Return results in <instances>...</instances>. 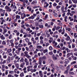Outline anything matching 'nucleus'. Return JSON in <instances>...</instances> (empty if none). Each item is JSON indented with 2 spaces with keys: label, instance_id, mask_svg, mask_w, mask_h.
<instances>
[{
  "label": "nucleus",
  "instance_id": "f257e3e1",
  "mask_svg": "<svg viewBox=\"0 0 77 77\" xmlns=\"http://www.w3.org/2000/svg\"><path fill=\"white\" fill-rule=\"evenodd\" d=\"M14 9H17V6L15 5H14V4L12 3L11 4V6L9 7L6 5L5 7V9H6V11H8V12H11V8Z\"/></svg>",
  "mask_w": 77,
  "mask_h": 77
},
{
  "label": "nucleus",
  "instance_id": "f03ea898",
  "mask_svg": "<svg viewBox=\"0 0 77 77\" xmlns=\"http://www.w3.org/2000/svg\"><path fill=\"white\" fill-rule=\"evenodd\" d=\"M37 48H38L39 50L40 51H43V48H42V46L41 45H37L36 47Z\"/></svg>",
  "mask_w": 77,
  "mask_h": 77
},
{
  "label": "nucleus",
  "instance_id": "7ed1b4c3",
  "mask_svg": "<svg viewBox=\"0 0 77 77\" xmlns=\"http://www.w3.org/2000/svg\"><path fill=\"white\" fill-rule=\"evenodd\" d=\"M41 33H42V34H41V35L40 36V40H43V39H44V37L43 36H44V35H45V33H43L42 31H41Z\"/></svg>",
  "mask_w": 77,
  "mask_h": 77
},
{
  "label": "nucleus",
  "instance_id": "20e7f679",
  "mask_svg": "<svg viewBox=\"0 0 77 77\" xmlns=\"http://www.w3.org/2000/svg\"><path fill=\"white\" fill-rule=\"evenodd\" d=\"M32 68H33V66L31 65V66H28L27 67V71H28V72H29V71H30V70L31 69H32Z\"/></svg>",
  "mask_w": 77,
  "mask_h": 77
},
{
  "label": "nucleus",
  "instance_id": "39448f33",
  "mask_svg": "<svg viewBox=\"0 0 77 77\" xmlns=\"http://www.w3.org/2000/svg\"><path fill=\"white\" fill-rule=\"evenodd\" d=\"M48 39V42L49 43H51V42H52V41H53V38L49 37Z\"/></svg>",
  "mask_w": 77,
  "mask_h": 77
},
{
  "label": "nucleus",
  "instance_id": "423d86ee",
  "mask_svg": "<svg viewBox=\"0 0 77 77\" xmlns=\"http://www.w3.org/2000/svg\"><path fill=\"white\" fill-rule=\"evenodd\" d=\"M44 5H45L44 6L45 8H47L48 6H49V4H48V3L47 2H45Z\"/></svg>",
  "mask_w": 77,
  "mask_h": 77
},
{
  "label": "nucleus",
  "instance_id": "0eeeda50",
  "mask_svg": "<svg viewBox=\"0 0 77 77\" xmlns=\"http://www.w3.org/2000/svg\"><path fill=\"white\" fill-rule=\"evenodd\" d=\"M53 14L55 17H57V16H58L56 12H55V11H53Z\"/></svg>",
  "mask_w": 77,
  "mask_h": 77
},
{
  "label": "nucleus",
  "instance_id": "6e6552de",
  "mask_svg": "<svg viewBox=\"0 0 77 77\" xmlns=\"http://www.w3.org/2000/svg\"><path fill=\"white\" fill-rule=\"evenodd\" d=\"M39 75L41 77H43V75H42V71H39Z\"/></svg>",
  "mask_w": 77,
  "mask_h": 77
},
{
  "label": "nucleus",
  "instance_id": "1a4fd4ad",
  "mask_svg": "<svg viewBox=\"0 0 77 77\" xmlns=\"http://www.w3.org/2000/svg\"><path fill=\"white\" fill-rule=\"evenodd\" d=\"M7 62L8 63H10L11 62V57L8 56Z\"/></svg>",
  "mask_w": 77,
  "mask_h": 77
},
{
  "label": "nucleus",
  "instance_id": "9d476101",
  "mask_svg": "<svg viewBox=\"0 0 77 77\" xmlns=\"http://www.w3.org/2000/svg\"><path fill=\"white\" fill-rule=\"evenodd\" d=\"M43 53H44V54H45V53L48 52V50L47 49L44 50V48H43Z\"/></svg>",
  "mask_w": 77,
  "mask_h": 77
},
{
  "label": "nucleus",
  "instance_id": "9b49d317",
  "mask_svg": "<svg viewBox=\"0 0 77 77\" xmlns=\"http://www.w3.org/2000/svg\"><path fill=\"white\" fill-rule=\"evenodd\" d=\"M37 3V1H33L31 3V4H32L33 5H35Z\"/></svg>",
  "mask_w": 77,
  "mask_h": 77
},
{
  "label": "nucleus",
  "instance_id": "f8f14e48",
  "mask_svg": "<svg viewBox=\"0 0 77 77\" xmlns=\"http://www.w3.org/2000/svg\"><path fill=\"white\" fill-rule=\"evenodd\" d=\"M49 32H50V35H53V31H51V30L49 29L48 30Z\"/></svg>",
  "mask_w": 77,
  "mask_h": 77
},
{
  "label": "nucleus",
  "instance_id": "ddd939ff",
  "mask_svg": "<svg viewBox=\"0 0 77 77\" xmlns=\"http://www.w3.org/2000/svg\"><path fill=\"white\" fill-rule=\"evenodd\" d=\"M24 65H25V63H21L20 65V67H21V68H23Z\"/></svg>",
  "mask_w": 77,
  "mask_h": 77
},
{
  "label": "nucleus",
  "instance_id": "4468645a",
  "mask_svg": "<svg viewBox=\"0 0 77 77\" xmlns=\"http://www.w3.org/2000/svg\"><path fill=\"white\" fill-rule=\"evenodd\" d=\"M60 67L61 69H62V70H64L65 68H64V66H63L60 65Z\"/></svg>",
  "mask_w": 77,
  "mask_h": 77
},
{
  "label": "nucleus",
  "instance_id": "2eb2a0df",
  "mask_svg": "<svg viewBox=\"0 0 77 77\" xmlns=\"http://www.w3.org/2000/svg\"><path fill=\"white\" fill-rule=\"evenodd\" d=\"M20 77H23L24 76V72H21L20 75Z\"/></svg>",
  "mask_w": 77,
  "mask_h": 77
},
{
  "label": "nucleus",
  "instance_id": "dca6fc26",
  "mask_svg": "<svg viewBox=\"0 0 77 77\" xmlns=\"http://www.w3.org/2000/svg\"><path fill=\"white\" fill-rule=\"evenodd\" d=\"M6 32H7V29H4L3 34V35H5V33H6Z\"/></svg>",
  "mask_w": 77,
  "mask_h": 77
},
{
  "label": "nucleus",
  "instance_id": "f3484780",
  "mask_svg": "<svg viewBox=\"0 0 77 77\" xmlns=\"http://www.w3.org/2000/svg\"><path fill=\"white\" fill-rule=\"evenodd\" d=\"M16 19H15V20H17V19H20V16L18 15H16Z\"/></svg>",
  "mask_w": 77,
  "mask_h": 77
},
{
  "label": "nucleus",
  "instance_id": "a211bd4d",
  "mask_svg": "<svg viewBox=\"0 0 77 77\" xmlns=\"http://www.w3.org/2000/svg\"><path fill=\"white\" fill-rule=\"evenodd\" d=\"M71 39V38H70V37L69 36H68L67 37L66 39V41H69Z\"/></svg>",
  "mask_w": 77,
  "mask_h": 77
},
{
  "label": "nucleus",
  "instance_id": "6ab92c4d",
  "mask_svg": "<svg viewBox=\"0 0 77 77\" xmlns=\"http://www.w3.org/2000/svg\"><path fill=\"white\" fill-rule=\"evenodd\" d=\"M15 66L17 68H18L19 66H20V64L18 63H16L15 64Z\"/></svg>",
  "mask_w": 77,
  "mask_h": 77
},
{
  "label": "nucleus",
  "instance_id": "aec40b11",
  "mask_svg": "<svg viewBox=\"0 0 77 77\" xmlns=\"http://www.w3.org/2000/svg\"><path fill=\"white\" fill-rule=\"evenodd\" d=\"M72 57V58H73V60H77V57H74V56L72 55L71 56Z\"/></svg>",
  "mask_w": 77,
  "mask_h": 77
},
{
  "label": "nucleus",
  "instance_id": "412c9836",
  "mask_svg": "<svg viewBox=\"0 0 77 77\" xmlns=\"http://www.w3.org/2000/svg\"><path fill=\"white\" fill-rule=\"evenodd\" d=\"M39 27L40 29H43V28L44 27V26L43 25L40 24L39 25Z\"/></svg>",
  "mask_w": 77,
  "mask_h": 77
},
{
  "label": "nucleus",
  "instance_id": "4be33fe9",
  "mask_svg": "<svg viewBox=\"0 0 77 77\" xmlns=\"http://www.w3.org/2000/svg\"><path fill=\"white\" fill-rule=\"evenodd\" d=\"M2 22L1 23V24L2 25V24H3L4 23H5L6 22V21L5 20H3L1 21Z\"/></svg>",
  "mask_w": 77,
  "mask_h": 77
},
{
  "label": "nucleus",
  "instance_id": "5701e85b",
  "mask_svg": "<svg viewBox=\"0 0 77 77\" xmlns=\"http://www.w3.org/2000/svg\"><path fill=\"white\" fill-rule=\"evenodd\" d=\"M0 38L1 39H2V40H4V39H5V38L4 36H3V35H2L1 36Z\"/></svg>",
  "mask_w": 77,
  "mask_h": 77
},
{
  "label": "nucleus",
  "instance_id": "b1692460",
  "mask_svg": "<svg viewBox=\"0 0 77 77\" xmlns=\"http://www.w3.org/2000/svg\"><path fill=\"white\" fill-rule=\"evenodd\" d=\"M25 40L26 42H29V41H30L29 40V39L28 38H26L25 39Z\"/></svg>",
  "mask_w": 77,
  "mask_h": 77
},
{
  "label": "nucleus",
  "instance_id": "393cba45",
  "mask_svg": "<svg viewBox=\"0 0 77 77\" xmlns=\"http://www.w3.org/2000/svg\"><path fill=\"white\" fill-rule=\"evenodd\" d=\"M65 63H69V60H68V59H66L65 60Z\"/></svg>",
  "mask_w": 77,
  "mask_h": 77
},
{
  "label": "nucleus",
  "instance_id": "a878e982",
  "mask_svg": "<svg viewBox=\"0 0 77 77\" xmlns=\"http://www.w3.org/2000/svg\"><path fill=\"white\" fill-rule=\"evenodd\" d=\"M72 1L73 3H75V4H76V3H77V0H72Z\"/></svg>",
  "mask_w": 77,
  "mask_h": 77
},
{
  "label": "nucleus",
  "instance_id": "bb28decb",
  "mask_svg": "<svg viewBox=\"0 0 77 77\" xmlns=\"http://www.w3.org/2000/svg\"><path fill=\"white\" fill-rule=\"evenodd\" d=\"M70 56H71V53H68L66 55V56L67 57H69Z\"/></svg>",
  "mask_w": 77,
  "mask_h": 77
},
{
  "label": "nucleus",
  "instance_id": "cd10ccee",
  "mask_svg": "<svg viewBox=\"0 0 77 77\" xmlns=\"http://www.w3.org/2000/svg\"><path fill=\"white\" fill-rule=\"evenodd\" d=\"M41 33H42V32H41L40 33H38L37 34V36L38 37V36H40L41 35Z\"/></svg>",
  "mask_w": 77,
  "mask_h": 77
},
{
  "label": "nucleus",
  "instance_id": "c85d7f7f",
  "mask_svg": "<svg viewBox=\"0 0 77 77\" xmlns=\"http://www.w3.org/2000/svg\"><path fill=\"white\" fill-rule=\"evenodd\" d=\"M61 8V6L60 5H57L56 7V9H59L60 8Z\"/></svg>",
  "mask_w": 77,
  "mask_h": 77
},
{
  "label": "nucleus",
  "instance_id": "c756f323",
  "mask_svg": "<svg viewBox=\"0 0 77 77\" xmlns=\"http://www.w3.org/2000/svg\"><path fill=\"white\" fill-rule=\"evenodd\" d=\"M65 50L67 51V53L69 52L70 51L69 50V49H68V48H66L65 49Z\"/></svg>",
  "mask_w": 77,
  "mask_h": 77
},
{
  "label": "nucleus",
  "instance_id": "7c9ffc66",
  "mask_svg": "<svg viewBox=\"0 0 77 77\" xmlns=\"http://www.w3.org/2000/svg\"><path fill=\"white\" fill-rule=\"evenodd\" d=\"M14 73V71H9V73L11 74H13Z\"/></svg>",
  "mask_w": 77,
  "mask_h": 77
},
{
  "label": "nucleus",
  "instance_id": "2f4dec72",
  "mask_svg": "<svg viewBox=\"0 0 77 77\" xmlns=\"http://www.w3.org/2000/svg\"><path fill=\"white\" fill-rule=\"evenodd\" d=\"M48 62L50 63H53V61L51 59H49L48 60Z\"/></svg>",
  "mask_w": 77,
  "mask_h": 77
},
{
  "label": "nucleus",
  "instance_id": "473e14b6",
  "mask_svg": "<svg viewBox=\"0 0 77 77\" xmlns=\"http://www.w3.org/2000/svg\"><path fill=\"white\" fill-rule=\"evenodd\" d=\"M66 30H68V32H70V30H71V29L66 27Z\"/></svg>",
  "mask_w": 77,
  "mask_h": 77
},
{
  "label": "nucleus",
  "instance_id": "72a5a7b5",
  "mask_svg": "<svg viewBox=\"0 0 77 77\" xmlns=\"http://www.w3.org/2000/svg\"><path fill=\"white\" fill-rule=\"evenodd\" d=\"M12 51V49H9L7 50L8 53H11Z\"/></svg>",
  "mask_w": 77,
  "mask_h": 77
},
{
  "label": "nucleus",
  "instance_id": "f704fd0d",
  "mask_svg": "<svg viewBox=\"0 0 77 77\" xmlns=\"http://www.w3.org/2000/svg\"><path fill=\"white\" fill-rule=\"evenodd\" d=\"M40 44H44V41L43 40H40Z\"/></svg>",
  "mask_w": 77,
  "mask_h": 77
},
{
  "label": "nucleus",
  "instance_id": "c9c22d12",
  "mask_svg": "<svg viewBox=\"0 0 77 77\" xmlns=\"http://www.w3.org/2000/svg\"><path fill=\"white\" fill-rule=\"evenodd\" d=\"M63 32H61L62 35H63V34L65 33V29H64V28H63Z\"/></svg>",
  "mask_w": 77,
  "mask_h": 77
},
{
  "label": "nucleus",
  "instance_id": "e433bc0d",
  "mask_svg": "<svg viewBox=\"0 0 77 77\" xmlns=\"http://www.w3.org/2000/svg\"><path fill=\"white\" fill-rule=\"evenodd\" d=\"M53 5L54 7H56V6H57V4H56V3L54 2L53 4Z\"/></svg>",
  "mask_w": 77,
  "mask_h": 77
},
{
  "label": "nucleus",
  "instance_id": "4c0bfd02",
  "mask_svg": "<svg viewBox=\"0 0 77 77\" xmlns=\"http://www.w3.org/2000/svg\"><path fill=\"white\" fill-rule=\"evenodd\" d=\"M49 49L50 50H53V47L52 46H49Z\"/></svg>",
  "mask_w": 77,
  "mask_h": 77
},
{
  "label": "nucleus",
  "instance_id": "58836bf2",
  "mask_svg": "<svg viewBox=\"0 0 77 77\" xmlns=\"http://www.w3.org/2000/svg\"><path fill=\"white\" fill-rule=\"evenodd\" d=\"M23 18H24H24H26V14H25L24 13H23Z\"/></svg>",
  "mask_w": 77,
  "mask_h": 77
},
{
  "label": "nucleus",
  "instance_id": "ea45409f",
  "mask_svg": "<svg viewBox=\"0 0 77 77\" xmlns=\"http://www.w3.org/2000/svg\"><path fill=\"white\" fill-rule=\"evenodd\" d=\"M70 66V65H68V66L66 67V69L67 70H69V67Z\"/></svg>",
  "mask_w": 77,
  "mask_h": 77
},
{
  "label": "nucleus",
  "instance_id": "a19ab883",
  "mask_svg": "<svg viewBox=\"0 0 77 77\" xmlns=\"http://www.w3.org/2000/svg\"><path fill=\"white\" fill-rule=\"evenodd\" d=\"M51 66L52 68H53L54 69V64H51Z\"/></svg>",
  "mask_w": 77,
  "mask_h": 77
},
{
  "label": "nucleus",
  "instance_id": "79ce46f5",
  "mask_svg": "<svg viewBox=\"0 0 77 77\" xmlns=\"http://www.w3.org/2000/svg\"><path fill=\"white\" fill-rule=\"evenodd\" d=\"M60 26H58L56 28V30H58L59 29H60Z\"/></svg>",
  "mask_w": 77,
  "mask_h": 77
},
{
  "label": "nucleus",
  "instance_id": "37998d69",
  "mask_svg": "<svg viewBox=\"0 0 77 77\" xmlns=\"http://www.w3.org/2000/svg\"><path fill=\"white\" fill-rule=\"evenodd\" d=\"M75 63H76V61H74L72 62L71 63V65H73V64H75Z\"/></svg>",
  "mask_w": 77,
  "mask_h": 77
},
{
  "label": "nucleus",
  "instance_id": "c03bdc74",
  "mask_svg": "<svg viewBox=\"0 0 77 77\" xmlns=\"http://www.w3.org/2000/svg\"><path fill=\"white\" fill-rule=\"evenodd\" d=\"M61 9V11H63L64 10V6L63 5H62Z\"/></svg>",
  "mask_w": 77,
  "mask_h": 77
},
{
  "label": "nucleus",
  "instance_id": "a18cd8bd",
  "mask_svg": "<svg viewBox=\"0 0 77 77\" xmlns=\"http://www.w3.org/2000/svg\"><path fill=\"white\" fill-rule=\"evenodd\" d=\"M20 62H24V59L23 58H22L21 60L20 61Z\"/></svg>",
  "mask_w": 77,
  "mask_h": 77
},
{
  "label": "nucleus",
  "instance_id": "49530a36",
  "mask_svg": "<svg viewBox=\"0 0 77 77\" xmlns=\"http://www.w3.org/2000/svg\"><path fill=\"white\" fill-rule=\"evenodd\" d=\"M72 48H75V45L73 44H72Z\"/></svg>",
  "mask_w": 77,
  "mask_h": 77
},
{
  "label": "nucleus",
  "instance_id": "de8ad7c7",
  "mask_svg": "<svg viewBox=\"0 0 77 77\" xmlns=\"http://www.w3.org/2000/svg\"><path fill=\"white\" fill-rule=\"evenodd\" d=\"M20 15L21 16V18H22L23 20V19H24V17H23V13H21V14H20Z\"/></svg>",
  "mask_w": 77,
  "mask_h": 77
},
{
  "label": "nucleus",
  "instance_id": "09e8293b",
  "mask_svg": "<svg viewBox=\"0 0 77 77\" xmlns=\"http://www.w3.org/2000/svg\"><path fill=\"white\" fill-rule=\"evenodd\" d=\"M6 42H5V41H3L2 42V44L3 45H6Z\"/></svg>",
  "mask_w": 77,
  "mask_h": 77
},
{
  "label": "nucleus",
  "instance_id": "8fccbe9b",
  "mask_svg": "<svg viewBox=\"0 0 77 77\" xmlns=\"http://www.w3.org/2000/svg\"><path fill=\"white\" fill-rule=\"evenodd\" d=\"M5 75H8V70H5Z\"/></svg>",
  "mask_w": 77,
  "mask_h": 77
},
{
  "label": "nucleus",
  "instance_id": "3c124183",
  "mask_svg": "<svg viewBox=\"0 0 77 77\" xmlns=\"http://www.w3.org/2000/svg\"><path fill=\"white\" fill-rule=\"evenodd\" d=\"M21 27L23 28V29H26V27H25V26L24 25H21Z\"/></svg>",
  "mask_w": 77,
  "mask_h": 77
},
{
  "label": "nucleus",
  "instance_id": "603ef678",
  "mask_svg": "<svg viewBox=\"0 0 77 77\" xmlns=\"http://www.w3.org/2000/svg\"><path fill=\"white\" fill-rule=\"evenodd\" d=\"M42 66H43V65L40 64L38 66V68H41V67H42Z\"/></svg>",
  "mask_w": 77,
  "mask_h": 77
},
{
  "label": "nucleus",
  "instance_id": "864d4df0",
  "mask_svg": "<svg viewBox=\"0 0 77 77\" xmlns=\"http://www.w3.org/2000/svg\"><path fill=\"white\" fill-rule=\"evenodd\" d=\"M53 54V53L52 51H50L49 53V54L50 55H51H51H52V54Z\"/></svg>",
  "mask_w": 77,
  "mask_h": 77
},
{
  "label": "nucleus",
  "instance_id": "5fc2aeb1",
  "mask_svg": "<svg viewBox=\"0 0 77 77\" xmlns=\"http://www.w3.org/2000/svg\"><path fill=\"white\" fill-rule=\"evenodd\" d=\"M67 18H68V17L67 16H66L64 19V21L65 22H67V20H66Z\"/></svg>",
  "mask_w": 77,
  "mask_h": 77
},
{
  "label": "nucleus",
  "instance_id": "6e6d98bb",
  "mask_svg": "<svg viewBox=\"0 0 77 77\" xmlns=\"http://www.w3.org/2000/svg\"><path fill=\"white\" fill-rule=\"evenodd\" d=\"M77 33H74V36L75 37V38H77Z\"/></svg>",
  "mask_w": 77,
  "mask_h": 77
},
{
  "label": "nucleus",
  "instance_id": "4d7b16f0",
  "mask_svg": "<svg viewBox=\"0 0 77 77\" xmlns=\"http://www.w3.org/2000/svg\"><path fill=\"white\" fill-rule=\"evenodd\" d=\"M25 25L26 27H29V25L27 24V23H25Z\"/></svg>",
  "mask_w": 77,
  "mask_h": 77
},
{
  "label": "nucleus",
  "instance_id": "13d9d810",
  "mask_svg": "<svg viewBox=\"0 0 77 77\" xmlns=\"http://www.w3.org/2000/svg\"><path fill=\"white\" fill-rule=\"evenodd\" d=\"M66 49V47L65 46H63L62 47V49L61 50H65Z\"/></svg>",
  "mask_w": 77,
  "mask_h": 77
},
{
  "label": "nucleus",
  "instance_id": "bf43d9fd",
  "mask_svg": "<svg viewBox=\"0 0 77 77\" xmlns=\"http://www.w3.org/2000/svg\"><path fill=\"white\" fill-rule=\"evenodd\" d=\"M53 59H54V60H57V58L56 57H54Z\"/></svg>",
  "mask_w": 77,
  "mask_h": 77
},
{
  "label": "nucleus",
  "instance_id": "052dcab7",
  "mask_svg": "<svg viewBox=\"0 0 77 77\" xmlns=\"http://www.w3.org/2000/svg\"><path fill=\"white\" fill-rule=\"evenodd\" d=\"M19 53H20V51H19L17 50L16 51V53H17V54H18Z\"/></svg>",
  "mask_w": 77,
  "mask_h": 77
},
{
  "label": "nucleus",
  "instance_id": "680f3d73",
  "mask_svg": "<svg viewBox=\"0 0 77 77\" xmlns=\"http://www.w3.org/2000/svg\"><path fill=\"white\" fill-rule=\"evenodd\" d=\"M30 29L29 28H28L26 29V31L27 32H29V31H30Z\"/></svg>",
  "mask_w": 77,
  "mask_h": 77
},
{
  "label": "nucleus",
  "instance_id": "e2e57ef3",
  "mask_svg": "<svg viewBox=\"0 0 77 77\" xmlns=\"http://www.w3.org/2000/svg\"><path fill=\"white\" fill-rule=\"evenodd\" d=\"M15 66L14 65H13L12 66H11V68H12V69H14V68H15Z\"/></svg>",
  "mask_w": 77,
  "mask_h": 77
},
{
  "label": "nucleus",
  "instance_id": "0e129e2a",
  "mask_svg": "<svg viewBox=\"0 0 77 77\" xmlns=\"http://www.w3.org/2000/svg\"><path fill=\"white\" fill-rule=\"evenodd\" d=\"M35 40H36V41L38 40H39V37H36L35 38Z\"/></svg>",
  "mask_w": 77,
  "mask_h": 77
},
{
  "label": "nucleus",
  "instance_id": "69168bd1",
  "mask_svg": "<svg viewBox=\"0 0 77 77\" xmlns=\"http://www.w3.org/2000/svg\"><path fill=\"white\" fill-rule=\"evenodd\" d=\"M62 32V29H60L58 30V32L59 33H61Z\"/></svg>",
  "mask_w": 77,
  "mask_h": 77
},
{
  "label": "nucleus",
  "instance_id": "338daca9",
  "mask_svg": "<svg viewBox=\"0 0 77 77\" xmlns=\"http://www.w3.org/2000/svg\"><path fill=\"white\" fill-rule=\"evenodd\" d=\"M27 35L28 36V37H29V38H30V37H31V34H27Z\"/></svg>",
  "mask_w": 77,
  "mask_h": 77
},
{
  "label": "nucleus",
  "instance_id": "774afa93",
  "mask_svg": "<svg viewBox=\"0 0 77 77\" xmlns=\"http://www.w3.org/2000/svg\"><path fill=\"white\" fill-rule=\"evenodd\" d=\"M60 47H63V44L61 42L60 43Z\"/></svg>",
  "mask_w": 77,
  "mask_h": 77
}]
</instances>
